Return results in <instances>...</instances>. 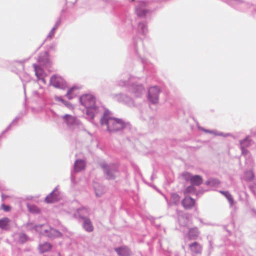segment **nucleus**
Here are the masks:
<instances>
[{
	"mask_svg": "<svg viewBox=\"0 0 256 256\" xmlns=\"http://www.w3.org/2000/svg\"><path fill=\"white\" fill-rule=\"evenodd\" d=\"M102 125H106L110 132H115L122 130L124 127V122L118 118L104 116L101 120Z\"/></svg>",
	"mask_w": 256,
	"mask_h": 256,
	"instance_id": "1",
	"label": "nucleus"
},
{
	"mask_svg": "<svg viewBox=\"0 0 256 256\" xmlns=\"http://www.w3.org/2000/svg\"><path fill=\"white\" fill-rule=\"evenodd\" d=\"M80 101L82 104L88 109V114L91 110H95V98L90 94H85L80 97Z\"/></svg>",
	"mask_w": 256,
	"mask_h": 256,
	"instance_id": "2",
	"label": "nucleus"
},
{
	"mask_svg": "<svg viewBox=\"0 0 256 256\" xmlns=\"http://www.w3.org/2000/svg\"><path fill=\"white\" fill-rule=\"evenodd\" d=\"M50 84L55 88L64 89L66 88V81L60 76H52L50 80Z\"/></svg>",
	"mask_w": 256,
	"mask_h": 256,
	"instance_id": "3",
	"label": "nucleus"
},
{
	"mask_svg": "<svg viewBox=\"0 0 256 256\" xmlns=\"http://www.w3.org/2000/svg\"><path fill=\"white\" fill-rule=\"evenodd\" d=\"M159 92L160 90L157 86H154L150 88L148 91V98L152 102L156 104L158 102Z\"/></svg>",
	"mask_w": 256,
	"mask_h": 256,
	"instance_id": "4",
	"label": "nucleus"
},
{
	"mask_svg": "<svg viewBox=\"0 0 256 256\" xmlns=\"http://www.w3.org/2000/svg\"><path fill=\"white\" fill-rule=\"evenodd\" d=\"M44 228V233H46V236L51 238H56L62 236V234L60 232L56 230L49 226H46Z\"/></svg>",
	"mask_w": 256,
	"mask_h": 256,
	"instance_id": "5",
	"label": "nucleus"
},
{
	"mask_svg": "<svg viewBox=\"0 0 256 256\" xmlns=\"http://www.w3.org/2000/svg\"><path fill=\"white\" fill-rule=\"evenodd\" d=\"M186 178H188L190 183L192 185L199 186L202 182V178L198 175L190 176L189 173H186L184 174Z\"/></svg>",
	"mask_w": 256,
	"mask_h": 256,
	"instance_id": "6",
	"label": "nucleus"
},
{
	"mask_svg": "<svg viewBox=\"0 0 256 256\" xmlns=\"http://www.w3.org/2000/svg\"><path fill=\"white\" fill-rule=\"evenodd\" d=\"M33 66L34 68L35 74L38 80H41L44 84H46V81L45 80V77L46 74L44 70L40 66L36 64H34Z\"/></svg>",
	"mask_w": 256,
	"mask_h": 256,
	"instance_id": "7",
	"label": "nucleus"
},
{
	"mask_svg": "<svg viewBox=\"0 0 256 256\" xmlns=\"http://www.w3.org/2000/svg\"><path fill=\"white\" fill-rule=\"evenodd\" d=\"M182 204L184 208L190 209L194 206L195 200L190 197H185Z\"/></svg>",
	"mask_w": 256,
	"mask_h": 256,
	"instance_id": "8",
	"label": "nucleus"
},
{
	"mask_svg": "<svg viewBox=\"0 0 256 256\" xmlns=\"http://www.w3.org/2000/svg\"><path fill=\"white\" fill-rule=\"evenodd\" d=\"M146 4L144 2H139V6L136 8V12L138 16H144L146 14L148 11L146 10L142 9V8L146 6Z\"/></svg>",
	"mask_w": 256,
	"mask_h": 256,
	"instance_id": "9",
	"label": "nucleus"
},
{
	"mask_svg": "<svg viewBox=\"0 0 256 256\" xmlns=\"http://www.w3.org/2000/svg\"><path fill=\"white\" fill-rule=\"evenodd\" d=\"M190 250L196 254H198L202 252V246L197 242H194L189 245Z\"/></svg>",
	"mask_w": 256,
	"mask_h": 256,
	"instance_id": "10",
	"label": "nucleus"
},
{
	"mask_svg": "<svg viewBox=\"0 0 256 256\" xmlns=\"http://www.w3.org/2000/svg\"><path fill=\"white\" fill-rule=\"evenodd\" d=\"M10 220L4 217L0 219V228L2 230H8L10 227Z\"/></svg>",
	"mask_w": 256,
	"mask_h": 256,
	"instance_id": "11",
	"label": "nucleus"
},
{
	"mask_svg": "<svg viewBox=\"0 0 256 256\" xmlns=\"http://www.w3.org/2000/svg\"><path fill=\"white\" fill-rule=\"evenodd\" d=\"M79 88L77 86H73L68 91L66 96L69 98L71 99L76 96L78 93Z\"/></svg>",
	"mask_w": 256,
	"mask_h": 256,
	"instance_id": "12",
	"label": "nucleus"
},
{
	"mask_svg": "<svg viewBox=\"0 0 256 256\" xmlns=\"http://www.w3.org/2000/svg\"><path fill=\"white\" fill-rule=\"evenodd\" d=\"M199 234V232L196 228H192L189 230L188 236L190 240L196 239Z\"/></svg>",
	"mask_w": 256,
	"mask_h": 256,
	"instance_id": "13",
	"label": "nucleus"
},
{
	"mask_svg": "<svg viewBox=\"0 0 256 256\" xmlns=\"http://www.w3.org/2000/svg\"><path fill=\"white\" fill-rule=\"evenodd\" d=\"M83 227L88 232H91L94 230V227L90 220L88 218H84Z\"/></svg>",
	"mask_w": 256,
	"mask_h": 256,
	"instance_id": "14",
	"label": "nucleus"
},
{
	"mask_svg": "<svg viewBox=\"0 0 256 256\" xmlns=\"http://www.w3.org/2000/svg\"><path fill=\"white\" fill-rule=\"evenodd\" d=\"M250 144L251 140H250L248 137L246 138L244 140L240 142L242 154H246L247 151L246 150H245L244 148L250 146Z\"/></svg>",
	"mask_w": 256,
	"mask_h": 256,
	"instance_id": "15",
	"label": "nucleus"
},
{
	"mask_svg": "<svg viewBox=\"0 0 256 256\" xmlns=\"http://www.w3.org/2000/svg\"><path fill=\"white\" fill-rule=\"evenodd\" d=\"M38 61L42 64H46L49 62L50 60L48 58V55L47 52H44L42 54V56H40L38 58Z\"/></svg>",
	"mask_w": 256,
	"mask_h": 256,
	"instance_id": "16",
	"label": "nucleus"
},
{
	"mask_svg": "<svg viewBox=\"0 0 256 256\" xmlns=\"http://www.w3.org/2000/svg\"><path fill=\"white\" fill-rule=\"evenodd\" d=\"M56 192H52L46 198L45 201L48 203L54 202L57 201L58 198L56 197Z\"/></svg>",
	"mask_w": 256,
	"mask_h": 256,
	"instance_id": "17",
	"label": "nucleus"
},
{
	"mask_svg": "<svg viewBox=\"0 0 256 256\" xmlns=\"http://www.w3.org/2000/svg\"><path fill=\"white\" fill-rule=\"evenodd\" d=\"M116 251L120 256H126L129 255L128 249L126 247H121L116 248Z\"/></svg>",
	"mask_w": 256,
	"mask_h": 256,
	"instance_id": "18",
	"label": "nucleus"
},
{
	"mask_svg": "<svg viewBox=\"0 0 256 256\" xmlns=\"http://www.w3.org/2000/svg\"><path fill=\"white\" fill-rule=\"evenodd\" d=\"M85 164L82 160H78L74 164V169L76 172H79L84 168Z\"/></svg>",
	"mask_w": 256,
	"mask_h": 256,
	"instance_id": "19",
	"label": "nucleus"
},
{
	"mask_svg": "<svg viewBox=\"0 0 256 256\" xmlns=\"http://www.w3.org/2000/svg\"><path fill=\"white\" fill-rule=\"evenodd\" d=\"M46 226H48L46 224H40L36 226L34 228L35 230L40 234L46 236V233H44V228Z\"/></svg>",
	"mask_w": 256,
	"mask_h": 256,
	"instance_id": "20",
	"label": "nucleus"
},
{
	"mask_svg": "<svg viewBox=\"0 0 256 256\" xmlns=\"http://www.w3.org/2000/svg\"><path fill=\"white\" fill-rule=\"evenodd\" d=\"M52 248V246L50 244L45 243L40 246V250L41 252H45L50 250Z\"/></svg>",
	"mask_w": 256,
	"mask_h": 256,
	"instance_id": "21",
	"label": "nucleus"
},
{
	"mask_svg": "<svg viewBox=\"0 0 256 256\" xmlns=\"http://www.w3.org/2000/svg\"><path fill=\"white\" fill-rule=\"evenodd\" d=\"M220 192L226 197L230 205H232L234 204L233 198L232 195L228 192L220 191Z\"/></svg>",
	"mask_w": 256,
	"mask_h": 256,
	"instance_id": "22",
	"label": "nucleus"
},
{
	"mask_svg": "<svg viewBox=\"0 0 256 256\" xmlns=\"http://www.w3.org/2000/svg\"><path fill=\"white\" fill-rule=\"evenodd\" d=\"M27 208L28 210L32 213H38L40 212L39 208L34 205L30 204H27Z\"/></svg>",
	"mask_w": 256,
	"mask_h": 256,
	"instance_id": "23",
	"label": "nucleus"
},
{
	"mask_svg": "<svg viewBox=\"0 0 256 256\" xmlns=\"http://www.w3.org/2000/svg\"><path fill=\"white\" fill-rule=\"evenodd\" d=\"M1 207L2 210L5 212H9L11 210V208L10 206L4 204H2Z\"/></svg>",
	"mask_w": 256,
	"mask_h": 256,
	"instance_id": "24",
	"label": "nucleus"
},
{
	"mask_svg": "<svg viewBox=\"0 0 256 256\" xmlns=\"http://www.w3.org/2000/svg\"><path fill=\"white\" fill-rule=\"evenodd\" d=\"M61 100L64 102V104L68 108H69L70 109H72V110L74 109V106H72V104H70V103H68V102H66L62 100Z\"/></svg>",
	"mask_w": 256,
	"mask_h": 256,
	"instance_id": "25",
	"label": "nucleus"
},
{
	"mask_svg": "<svg viewBox=\"0 0 256 256\" xmlns=\"http://www.w3.org/2000/svg\"><path fill=\"white\" fill-rule=\"evenodd\" d=\"M63 118L66 120H70L72 122L74 120V118L68 114H66L65 116H64Z\"/></svg>",
	"mask_w": 256,
	"mask_h": 256,
	"instance_id": "26",
	"label": "nucleus"
},
{
	"mask_svg": "<svg viewBox=\"0 0 256 256\" xmlns=\"http://www.w3.org/2000/svg\"><path fill=\"white\" fill-rule=\"evenodd\" d=\"M54 30L53 29L50 32L48 36V37L50 38V39H51L53 37V36H54Z\"/></svg>",
	"mask_w": 256,
	"mask_h": 256,
	"instance_id": "27",
	"label": "nucleus"
},
{
	"mask_svg": "<svg viewBox=\"0 0 256 256\" xmlns=\"http://www.w3.org/2000/svg\"><path fill=\"white\" fill-rule=\"evenodd\" d=\"M172 198L174 199L178 200H180V196L176 194H173L172 195Z\"/></svg>",
	"mask_w": 256,
	"mask_h": 256,
	"instance_id": "28",
	"label": "nucleus"
},
{
	"mask_svg": "<svg viewBox=\"0 0 256 256\" xmlns=\"http://www.w3.org/2000/svg\"><path fill=\"white\" fill-rule=\"evenodd\" d=\"M248 174L252 176V178H250V179H252L254 177V174L252 172H249L247 173Z\"/></svg>",
	"mask_w": 256,
	"mask_h": 256,
	"instance_id": "29",
	"label": "nucleus"
},
{
	"mask_svg": "<svg viewBox=\"0 0 256 256\" xmlns=\"http://www.w3.org/2000/svg\"><path fill=\"white\" fill-rule=\"evenodd\" d=\"M192 187H191V186L188 187V188L186 189V192H189L190 190V189H192Z\"/></svg>",
	"mask_w": 256,
	"mask_h": 256,
	"instance_id": "30",
	"label": "nucleus"
},
{
	"mask_svg": "<svg viewBox=\"0 0 256 256\" xmlns=\"http://www.w3.org/2000/svg\"><path fill=\"white\" fill-rule=\"evenodd\" d=\"M2 198L4 200H5L8 196L5 195V194H2Z\"/></svg>",
	"mask_w": 256,
	"mask_h": 256,
	"instance_id": "31",
	"label": "nucleus"
},
{
	"mask_svg": "<svg viewBox=\"0 0 256 256\" xmlns=\"http://www.w3.org/2000/svg\"><path fill=\"white\" fill-rule=\"evenodd\" d=\"M91 116H92V118H93L94 116V114H92V115H91Z\"/></svg>",
	"mask_w": 256,
	"mask_h": 256,
	"instance_id": "32",
	"label": "nucleus"
},
{
	"mask_svg": "<svg viewBox=\"0 0 256 256\" xmlns=\"http://www.w3.org/2000/svg\"><path fill=\"white\" fill-rule=\"evenodd\" d=\"M206 132H209V130H206Z\"/></svg>",
	"mask_w": 256,
	"mask_h": 256,
	"instance_id": "33",
	"label": "nucleus"
}]
</instances>
